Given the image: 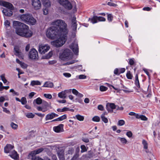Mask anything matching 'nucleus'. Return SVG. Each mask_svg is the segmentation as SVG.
I'll use <instances>...</instances> for the list:
<instances>
[{
    "label": "nucleus",
    "instance_id": "nucleus-56",
    "mask_svg": "<svg viewBox=\"0 0 160 160\" xmlns=\"http://www.w3.org/2000/svg\"><path fill=\"white\" fill-rule=\"evenodd\" d=\"M9 88V86H2V87H0V91H2L4 89H5L6 90L8 89Z\"/></svg>",
    "mask_w": 160,
    "mask_h": 160
},
{
    "label": "nucleus",
    "instance_id": "nucleus-34",
    "mask_svg": "<svg viewBox=\"0 0 160 160\" xmlns=\"http://www.w3.org/2000/svg\"><path fill=\"white\" fill-rule=\"evenodd\" d=\"M67 116L66 114H64L62 116L58 118V121H62L67 118Z\"/></svg>",
    "mask_w": 160,
    "mask_h": 160
},
{
    "label": "nucleus",
    "instance_id": "nucleus-3",
    "mask_svg": "<svg viewBox=\"0 0 160 160\" xmlns=\"http://www.w3.org/2000/svg\"><path fill=\"white\" fill-rule=\"evenodd\" d=\"M20 18L22 21L28 24L34 25L36 22L35 19L32 15L29 14L21 15Z\"/></svg>",
    "mask_w": 160,
    "mask_h": 160
},
{
    "label": "nucleus",
    "instance_id": "nucleus-9",
    "mask_svg": "<svg viewBox=\"0 0 160 160\" xmlns=\"http://www.w3.org/2000/svg\"><path fill=\"white\" fill-rule=\"evenodd\" d=\"M116 105L113 103L108 102L106 104V108L108 112H113V110L116 108Z\"/></svg>",
    "mask_w": 160,
    "mask_h": 160
},
{
    "label": "nucleus",
    "instance_id": "nucleus-6",
    "mask_svg": "<svg viewBox=\"0 0 160 160\" xmlns=\"http://www.w3.org/2000/svg\"><path fill=\"white\" fill-rule=\"evenodd\" d=\"M50 47L48 45L39 44L38 49L39 52L41 54H44L47 52L50 49Z\"/></svg>",
    "mask_w": 160,
    "mask_h": 160
},
{
    "label": "nucleus",
    "instance_id": "nucleus-48",
    "mask_svg": "<svg viewBox=\"0 0 160 160\" xmlns=\"http://www.w3.org/2000/svg\"><path fill=\"white\" fill-rule=\"evenodd\" d=\"M34 116V115L31 112L28 113L26 115V116L28 118H32Z\"/></svg>",
    "mask_w": 160,
    "mask_h": 160
},
{
    "label": "nucleus",
    "instance_id": "nucleus-7",
    "mask_svg": "<svg viewBox=\"0 0 160 160\" xmlns=\"http://www.w3.org/2000/svg\"><path fill=\"white\" fill-rule=\"evenodd\" d=\"M69 48L72 50L75 55H78L79 52V48L77 42L74 41L70 45Z\"/></svg>",
    "mask_w": 160,
    "mask_h": 160
},
{
    "label": "nucleus",
    "instance_id": "nucleus-39",
    "mask_svg": "<svg viewBox=\"0 0 160 160\" xmlns=\"http://www.w3.org/2000/svg\"><path fill=\"white\" fill-rule=\"evenodd\" d=\"M102 120L105 123H107L108 122V120L107 118H106L105 116H104V115H101V116Z\"/></svg>",
    "mask_w": 160,
    "mask_h": 160
},
{
    "label": "nucleus",
    "instance_id": "nucleus-54",
    "mask_svg": "<svg viewBox=\"0 0 160 160\" xmlns=\"http://www.w3.org/2000/svg\"><path fill=\"white\" fill-rule=\"evenodd\" d=\"M44 96L47 98L48 99H51L52 98V96L50 94H44Z\"/></svg>",
    "mask_w": 160,
    "mask_h": 160
},
{
    "label": "nucleus",
    "instance_id": "nucleus-31",
    "mask_svg": "<svg viewBox=\"0 0 160 160\" xmlns=\"http://www.w3.org/2000/svg\"><path fill=\"white\" fill-rule=\"evenodd\" d=\"M126 76L127 78L129 79H132L133 77L132 74L131 73L130 71H128Z\"/></svg>",
    "mask_w": 160,
    "mask_h": 160
},
{
    "label": "nucleus",
    "instance_id": "nucleus-5",
    "mask_svg": "<svg viewBox=\"0 0 160 160\" xmlns=\"http://www.w3.org/2000/svg\"><path fill=\"white\" fill-rule=\"evenodd\" d=\"M72 55L71 51L68 49H66L60 55L59 58L62 60L66 61L71 59Z\"/></svg>",
    "mask_w": 160,
    "mask_h": 160
},
{
    "label": "nucleus",
    "instance_id": "nucleus-37",
    "mask_svg": "<svg viewBox=\"0 0 160 160\" xmlns=\"http://www.w3.org/2000/svg\"><path fill=\"white\" fill-rule=\"evenodd\" d=\"M123 88L124 89H122V90L125 93H128L132 92V91L130 90L128 88L125 87L124 86H123Z\"/></svg>",
    "mask_w": 160,
    "mask_h": 160
},
{
    "label": "nucleus",
    "instance_id": "nucleus-13",
    "mask_svg": "<svg viewBox=\"0 0 160 160\" xmlns=\"http://www.w3.org/2000/svg\"><path fill=\"white\" fill-rule=\"evenodd\" d=\"M13 148V146L7 144L4 148V152L6 153H10L12 151Z\"/></svg>",
    "mask_w": 160,
    "mask_h": 160
},
{
    "label": "nucleus",
    "instance_id": "nucleus-60",
    "mask_svg": "<svg viewBox=\"0 0 160 160\" xmlns=\"http://www.w3.org/2000/svg\"><path fill=\"white\" fill-rule=\"evenodd\" d=\"M4 25L7 27H8L10 26V22L8 20H7L4 22Z\"/></svg>",
    "mask_w": 160,
    "mask_h": 160
},
{
    "label": "nucleus",
    "instance_id": "nucleus-42",
    "mask_svg": "<svg viewBox=\"0 0 160 160\" xmlns=\"http://www.w3.org/2000/svg\"><path fill=\"white\" fill-rule=\"evenodd\" d=\"M0 78L4 83H6L7 82V81L5 78L4 74H2L1 75Z\"/></svg>",
    "mask_w": 160,
    "mask_h": 160
},
{
    "label": "nucleus",
    "instance_id": "nucleus-32",
    "mask_svg": "<svg viewBox=\"0 0 160 160\" xmlns=\"http://www.w3.org/2000/svg\"><path fill=\"white\" fill-rule=\"evenodd\" d=\"M142 144L144 146V148L145 149H147L148 148V143L144 139L142 141Z\"/></svg>",
    "mask_w": 160,
    "mask_h": 160
},
{
    "label": "nucleus",
    "instance_id": "nucleus-28",
    "mask_svg": "<svg viewBox=\"0 0 160 160\" xmlns=\"http://www.w3.org/2000/svg\"><path fill=\"white\" fill-rule=\"evenodd\" d=\"M74 118H76L79 121H83L84 119V117L80 114H77L75 115V117H73Z\"/></svg>",
    "mask_w": 160,
    "mask_h": 160
},
{
    "label": "nucleus",
    "instance_id": "nucleus-55",
    "mask_svg": "<svg viewBox=\"0 0 160 160\" xmlns=\"http://www.w3.org/2000/svg\"><path fill=\"white\" fill-rule=\"evenodd\" d=\"M126 135L128 137L131 138L132 136V133L131 131H129L127 132Z\"/></svg>",
    "mask_w": 160,
    "mask_h": 160
},
{
    "label": "nucleus",
    "instance_id": "nucleus-62",
    "mask_svg": "<svg viewBox=\"0 0 160 160\" xmlns=\"http://www.w3.org/2000/svg\"><path fill=\"white\" fill-rule=\"evenodd\" d=\"M116 110H120V111H122L124 109V108L123 107H119L118 105H116Z\"/></svg>",
    "mask_w": 160,
    "mask_h": 160
},
{
    "label": "nucleus",
    "instance_id": "nucleus-63",
    "mask_svg": "<svg viewBox=\"0 0 160 160\" xmlns=\"http://www.w3.org/2000/svg\"><path fill=\"white\" fill-rule=\"evenodd\" d=\"M125 71V69L124 68H121L119 69V73L120 74L121 73H124Z\"/></svg>",
    "mask_w": 160,
    "mask_h": 160
},
{
    "label": "nucleus",
    "instance_id": "nucleus-51",
    "mask_svg": "<svg viewBox=\"0 0 160 160\" xmlns=\"http://www.w3.org/2000/svg\"><path fill=\"white\" fill-rule=\"evenodd\" d=\"M120 140L122 143L123 144H125L127 142V140L124 138H120Z\"/></svg>",
    "mask_w": 160,
    "mask_h": 160
},
{
    "label": "nucleus",
    "instance_id": "nucleus-4",
    "mask_svg": "<svg viewBox=\"0 0 160 160\" xmlns=\"http://www.w3.org/2000/svg\"><path fill=\"white\" fill-rule=\"evenodd\" d=\"M67 35L63 34V35L59 36V38H58L51 42L52 44L57 48L62 46L67 40Z\"/></svg>",
    "mask_w": 160,
    "mask_h": 160
},
{
    "label": "nucleus",
    "instance_id": "nucleus-53",
    "mask_svg": "<svg viewBox=\"0 0 160 160\" xmlns=\"http://www.w3.org/2000/svg\"><path fill=\"white\" fill-rule=\"evenodd\" d=\"M2 108L3 109V112H5V113L10 114L11 113L10 112L9 110H8L6 108L3 107H2Z\"/></svg>",
    "mask_w": 160,
    "mask_h": 160
},
{
    "label": "nucleus",
    "instance_id": "nucleus-44",
    "mask_svg": "<svg viewBox=\"0 0 160 160\" xmlns=\"http://www.w3.org/2000/svg\"><path fill=\"white\" fill-rule=\"evenodd\" d=\"M98 21L99 22H105L106 21V18L104 17L99 16H97Z\"/></svg>",
    "mask_w": 160,
    "mask_h": 160
},
{
    "label": "nucleus",
    "instance_id": "nucleus-41",
    "mask_svg": "<svg viewBox=\"0 0 160 160\" xmlns=\"http://www.w3.org/2000/svg\"><path fill=\"white\" fill-rule=\"evenodd\" d=\"M10 126L12 128L14 129H16L18 127V125L14 123L13 122H12L10 124Z\"/></svg>",
    "mask_w": 160,
    "mask_h": 160
},
{
    "label": "nucleus",
    "instance_id": "nucleus-29",
    "mask_svg": "<svg viewBox=\"0 0 160 160\" xmlns=\"http://www.w3.org/2000/svg\"><path fill=\"white\" fill-rule=\"evenodd\" d=\"M57 110L58 112H61L69 110V109L68 108L65 107L62 109L59 108H58Z\"/></svg>",
    "mask_w": 160,
    "mask_h": 160
},
{
    "label": "nucleus",
    "instance_id": "nucleus-20",
    "mask_svg": "<svg viewBox=\"0 0 160 160\" xmlns=\"http://www.w3.org/2000/svg\"><path fill=\"white\" fill-rule=\"evenodd\" d=\"M135 84L138 88H140V85L138 79V74L137 73L135 75Z\"/></svg>",
    "mask_w": 160,
    "mask_h": 160
},
{
    "label": "nucleus",
    "instance_id": "nucleus-33",
    "mask_svg": "<svg viewBox=\"0 0 160 160\" xmlns=\"http://www.w3.org/2000/svg\"><path fill=\"white\" fill-rule=\"evenodd\" d=\"M128 60V63L131 66L133 65L135 63V62H134L135 59L134 58H130Z\"/></svg>",
    "mask_w": 160,
    "mask_h": 160
},
{
    "label": "nucleus",
    "instance_id": "nucleus-43",
    "mask_svg": "<svg viewBox=\"0 0 160 160\" xmlns=\"http://www.w3.org/2000/svg\"><path fill=\"white\" fill-rule=\"evenodd\" d=\"M125 123L124 121L123 120H120L118 121V125L119 126H122L124 125Z\"/></svg>",
    "mask_w": 160,
    "mask_h": 160
},
{
    "label": "nucleus",
    "instance_id": "nucleus-26",
    "mask_svg": "<svg viewBox=\"0 0 160 160\" xmlns=\"http://www.w3.org/2000/svg\"><path fill=\"white\" fill-rule=\"evenodd\" d=\"M43 101L42 99L39 97H38L36 99L34 100L33 103L35 102L37 104L40 105L42 103Z\"/></svg>",
    "mask_w": 160,
    "mask_h": 160
},
{
    "label": "nucleus",
    "instance_id": "nucleus-61",
    "mask_svg": "<svg viewBox=\"0 0 160 160\" xmlns=\"http://www.w3.org/2000/svg\"><path fill=\"white\" fill-rule=\"evenodd\" d=\"M98 110L101 111H103L104 109L103 106L102 105H99L98 106Z\"/></svg>",
    "mask_w": 160,
    "mask_h": 160
},
{
    "label": "nucleus",
    "instance_id": "nucleus-49",
    "mask_svg": "<svg viewBox=\"0 0 160 160\" xmlns=\"http://www.w3.org/2000/svg\"><path fill=\"white\" fill-rule=\"evenodd\" d=\"M74 149L73 148H69L68 150V154H72L74 152Z\"/></svg>",
    "mask_w": 160,
    "mask_h": 160
},
{
    "label": "nucleus",
    "instance_id": "nucleus-40",
    "mask_svg": "<svg viewBox=\"0 0 160 160\" xmlns=\"http://www.w3.org/2000/svg\"><path fill=\"white\" fill-rule=\"evenodd\" d=\"M58 156L60 160H64V154L62 153H58Z\"/></svg>",
    "mask_w": 160,
    "mask_h": 160
},
{
    "label": "nucleus",
    "instance_id": "nucleus-16",
    "mask_svg": "<svg viewBox=\"0 0 160 160\" xmlns=\"http://www.w3.org/2000/svg\"><path fill=\"white\" fill-rule=\"evenodd\" d=\"M76 18L73 17L72 20V27L73 31L76 30L77 27Z\"/></svg>",
    "mask_w": 160,
    "mask_h": 160
},
{
    "label": "nucleus",
    "instance_id": "nucleus-47",
    "mask_svg": "<svg viewBox=\"0 0 160 160\" xmlns=\"http://www.w3.org/2000/svg\"><path fill=\"white\" fill-rule=\"evenodd\" d=\"M68 0H59L58 2L60 5L63 6Z\"/></svg>",
    "mask_w": 160,
    "mask_h": 160
},
{
    "label": "nucleus",
    "instance_id": "nucleus-59",
    "mask_svg": "<svg viewBox=\"0 0 160 160\" xmlns=\"http://www.w3.org/2000/svg\"><path fill=\"white\" fill-rule=\"evenodd\" d=\"M108 5L109 6L113 7H116L117 4L113 2H109L108 3Z\"/></svg>",
    "mask_w": 160,
    "mask_h": 160
},
{
    "label": "nucleus",
    "instance_id": "nucleus-45",
    "mask_svg": "<svg viewBox=\"0 0 160 160\" xmlns=\"http://www.w3.org/2000/svg\"><path fill=\"white\" fill-rule=\"evenodd\" d=\"M108 89V88L102 85L100 87V90L102 92L106 91Z\"/></svg>",
    "mask_w": 160,
    "mask_h": 160
},
{
    "label": "nucleus",
    "instance_id": "nucleus-57",
    "mask_svg": "<svg viewBox=\"0 0 160 160\" xmlns=\"http://www.w3.org/2000/svg\"><path fill=\"white\" fill-rule=\"evenodd\" d=\"M53 53L52 51H50L48 54L46 56V58H50L52 55Z\"/></svg>",
    "mask_w": 160,
    "mask_h": 160
},
{
    "label": "nucleus",
    "instance_id": "nucleus-58",
    "mask_svg": "<svg viewBox=\"0 0 160 160\" xmlns=\"http://www.w3.org/2000/svg\"><path fill=\"white\" fill-rule=\"evenodd\" d=\"M114 73L115 75H119L120 74L119 69L117 68H115L114 69Z\"/></svg>",
    "mask_w": 160,
    "mask_h": 160
},
{
    "label": "nucleus",
    "instance_id": "nucleus-24",
    "mask_svg": "<svg viewBox=\"0 0 160 160\" xmlns=\"http://www.w3.org/2000/svg\"><path fill=\"white\" fill-rule=\"evenodd\" d=\"M43 4L46 8H48L51 6V2L49 0H43Z\"/></svg>",
    "mask_w": 160,
    "mask_h": 160
},
{
    "label": "nucleus",
    "instance_id": "nucleus-35",
    "mask_svg": "<svg viewBox=\"0 0 160 160\" xmlns=\"http://www.w3.org/2000/svg\"><path fill=\"white\" fill-rule=\"evenodd\" d=\"M42 103V108H48V107L49 106V104L47 102L45 101H43Z\"/></svg>",
    "mask_w": 160,
    "mask_h": 160
},
{
    "label": "nucleus",
    "instance_id": "nucleus-21",
    "mask_svg": "<svg viewBox=\"0 0 160 160\" xmlns=\"http://www.w3.org/2000/svg\"><path fill=\"white\" fill-rule=\"evenodd\" d=\"M63 7L66 9L68 10H71L72 7V5L70 2L67 1Z\"/></svg>",
    "mask_w": 160,
    "mask_h": 160
},
{
    "label": "nucleus",
    "instance_id": "nucleus-19",
    "mask_svg": "<svg viewBox=\"0 0 160 160\" xmlns=\"http://www.w3.org/2000/svg\"><path fill=\"white\" fill-rule=\"evenodd\" d=\"M14 51L15 52L14 54L19 57H21V52L20 51L19 49L18 46H16L14 47Z\"/></svg>",
    "mask_w": 160,
    "mask_h": 160
},
{
    "label": "nucleus",
    "instance_id": "nucleus-50",
    "mask_svg": "<svg viewBox=\"0 0 160 160\" xmlns=\"http://www.w3.org/2000/svg\"><path fill=\"white\" fill-rule=\"evenodd\" d=\"M81 152H83L87 151L85 146L84 145H82L81 146Z\"/></svg>",
    "mask_w": 160,
    "mask_h": 160
},
{
    "label": "nucleus",
    "instance_id": "nucleus-38",
    "mask_svg": "<svg viewBox=\"0 0 160 160\" xmlns=\"http://www.w3.org/2000/svg\"><path fill=\"white\" fill-rule=\"evenodd\" d=\"M92 120L94 122H98L100 121V118L98 116H95L92 118Z\"/></svg>",
    "mask_w": 160,
    "mask_h": 160
},
{
    "label": "nucleus",
    "instance_id": "nucleus-11",
    "mask_svg": "<svg viewBox=\"0 0 160 160\" xmlns=\"http://www.w3.org/2000/svg\"><path fill=\"white\" fill-rule=\"evenodd\" d=\"M71 92V89L65 90L59 92L58 94V97L63 99H64L66 97V94H69Z\"/></svg>",
    "mask_w": 160,
    "mask_h": 160
},
{
    "label": "nucleus",
    "instance_id": "nucleus-12",
    "mask_svg": "<svg viewBox=\"0 0 160 160\" xmlns=\"http://www.w3.org/2000/svg\"><path fill=\"white\" fill-rule=\"evenodd\" d=\"M32 5L36 10L39 9L41 7V3L40 0H32Z\"/></svg>",
    "mask_w": 160,
    "mask_h": 160
},
{
    "label": "nucleus",
    "instance_id": "nucleus-17",
    "mask_svg": "<svg viewBox=\"0 0 160 160\" xmlns=\"http://www.w3.org/2000/svg\"><path fill=\"white\" fill-rule=\"evenodd\" d=\"M35 152L33 150L28 155L29 158L32 160H37L36 158H37L38 157H36V155L37 154L35 153Z\"/></svg>",
    "mask_w": 160,
    "mask_h": 160
},
{
    "label": "nucleus",
    "instance_id": "nucleus-14",
    "mask_svg": "<svg viewBox=\"0 0 160 160\" xmlns=\"http://www.w3.org/2000/svg\"><path fill=\"white\" fill-rule=\"evenodd\" d=\"M9 156L14 160H17L18 158V156L17 152L15 150H12V151L10 153Z\"/></svg>",
    "mask_w": 160,
    "mask_h": 160
},
{
    "label": "nucleus",
    "instance_id": "nucleus-22",
    "mask_svg": "<svg viewBox=\"0 0 160 160\" xmlns=\"http://www.w3.org/2000/svg\"><path fill=\"white\" fill-rule=\"evenodd\" d=\"M88 21H90L93 24L97 23L98 22L97 16L94 15L92 18H89L88 19Z\"/></svg>",
    "mask_w": 160,
    "mask_h": 160
},
{
    "label": "nucleus",
    "instance_id": "nucleus-30",
    "mask_svg": "<svg viewBox=\"0 0 160 160\" xmlns=\"http://www.w3.org/2000/svg\"><path fill=\"white\" fill-rule=\"evenodd\" d=\"M107 19L109 22H112L113 20V16L111 14L107 13Z\"/></svg>",
    "mask_w": 160,
    "mask_h": 160
},
{
    "label": "nucleus",
    "instance_id": "nucleus-15",
    "mask_svg": "<svg viewBox=\"0 0 160 160\" xmlns=\"http://www.w3.org/2000/svg\"><path fill=\"white\" fill-rule=\"evenodd\" d=\"M63 124H60L58 126L53 127V130L54 131L56 132H62V129H63Z\"/></svg>",
    "mask_w": 160,
    "mask_h": 160
},
{
    "label": "nucleus",
    "instance_id": "nucleus-10",
    "mask_svg": "<svg viewBox=\"0 0 160 160\" xmlns=\"http://www.w3.org/2000/svg\"><path fill=\"white\" fill-rule=\"evenodd\" d=\"M0 5L6 7L11 10H13L14 8L12 4L6 1H0Z\"/></svg>",
    "mask_w": 160,
    "mask_h": 160
},
{
    "label": "nucleus",
    "instance_id": "nucleus-46",
    "mask_svg": "<svg viewBox=\"0 0 160 160\" xmlns=\"http://www.w3.org/2000/svg\"><path fill=\"white\" fill-rule=\"evenodd\" d=\"M44 150V149L42 148H40L34 150L36 154H38L42 152Z\"/></svg>",
    "mask_w": 160,
    "mask_h": 160
},
{
    "label": "nucleus",
    "instance_id": "nucleus-52",
    "mask_svg": "<svg viewBox=\"0 0 160 160\" xmlns=\"http://www.w3.org/2000/svg\"><path fill=\"white\" fill-rule=\"evenodd\" d=\"M140 119L143 121H147L148 119V118L145 116L142 115H140Z\"/></svg>",
    "mask_w": 160,
    "mask_h": 160
},
{
    "label": "nucleus",
    "instance_id": "nucleus-23",
    "mask_svg": "<svg viewBox=\"0 0 160 160\" xmlns=\"http://www.w3.org/2000/svg\"><path fill=\"white\" fill-rule=\"evenodd\" d=\"M53 86V84L52 82H46L42 87H44L52 88Z\"/></svg>",
    "mask_w": 160,
    "mask_h": 160
},
{
    "label": "nucleus",
    "instance_id": "nucleus-27",
    "mask_svg": "<svg viewBox=\"0 0 160 160\" xmlns=\"http://www.w3.org/2000/svg\"><path fill=\"white\" fill-rule=\"evenodd\" d=\"M30 85L32 86H34L36 85H41V83L38 80H33L31 81Z\"/></svg>",
    "mask_w": 160,
    "mask_h": 160
},
{
    "label": "nucleus",
    "instance_id": "nucleus-36",
    "mask_svg": "<svg viewBox=\"0 0 160 160\" xmlns=\"http://www.w3.org/2000/svg\"><path fill=\"white\" fill-rule=\"evenodd\" d=\"M20 101V102L22 105H25L27 103L26 98L25 97L22 98Z\"/></svg>",
    "mask_w": 160,
    "mask_h": 160
},
{
    "label": "nucleus",
    "instance_id": "nucleus-2",
    "mask_svg": "<svg viewBox=\"0 0 160 160\" xmlns=\"http://www.w3.org/2000/svg\"><path fill=\"white\" fill-rule=\"evenodd\" d=\"M14 28L16 33L19 36L25 38H29L32 35V32L29 30L28 26L19 21L13 22Z\"/></svg>",
    "mask_w": 160,
    "mask_h": 160
},
{
    "label": "nucleus",
    "instance_id": "nucleus-18",
    "mask_svg": "<svg viewBox=\"0 0 160 160\" xmlns=\"http://www.w3.org/2000/svg\"><path fill=\"white\" fill-rule=\"evenodd\" d=\"M4 15L7 16H11L12 15V12L11 10H8L7 9H4L2 11Z\"/></svg>",
    "mask_w": 160,
    "mask_h": 160
},
{
    "label": "nucleus",
    "instance_id": "nucleus-8",
    "mask_svg": "<svg viewBox=\"0 0 160 160\" xmlns=\"http://www.w3.org/2000/svg\"><path fill=\"white\" fill-rule=\"evenodd\" d=\"M29 58L32 59H36L38 58V54L37 51L34 48L31 49L29 52Z\"/></svg>",
    "mask_w": 160,
    "mask_h": 160
},
{
    "label": "nucleus",
    "instance_id": "nucleus-25",
    "mask_svg": "<svg viewBox=\"0 0 160 160\" xmlns=\"http://www.w3.org/2000/svg\"><path fill=\"white\" fill-rule=\"evenodd\" d=\"M54 118V116L53 115V112H52L51 113H49L47 114L45 117V120H51Z\"/></svg>",
    "mask_w": 160,
    "mask_h": 160
},
{
    "label": "nucleus",
    "instance_id": "nucleus-64",
    "mask_svg": "<svg viewBox=\"0 0 160 160\" xmlns=\"http://www.w3.org/2000/svg\"><path fill=\"white\" fill-rule=\"evenodd\" d=\"M37 160H51V159L49 158H45L44 159H43L39 157H38L37 158H35Z\"/></svg>",
    "mask_w": 160,
    "mask_h": 160
},
{
    "label": "nucleus",
    "instance_id": "nucleus-1",
    "mask_svg": "<svg viewBox=\"0 0 160 160\" xmlns=\"http://www.w3.org/2000/svg\"><path fill=\"white\" fill-rule=\"evenodd\" d=\"M51 24L56 26H52L48 28L46 32L47 37L51 39H54L59 36L67 34L68 30L67 25L63 20L58 19L52 22Z\"/></svg>",
    "mask_w": 160,
    "mask_h": 160
}]
</instances>
